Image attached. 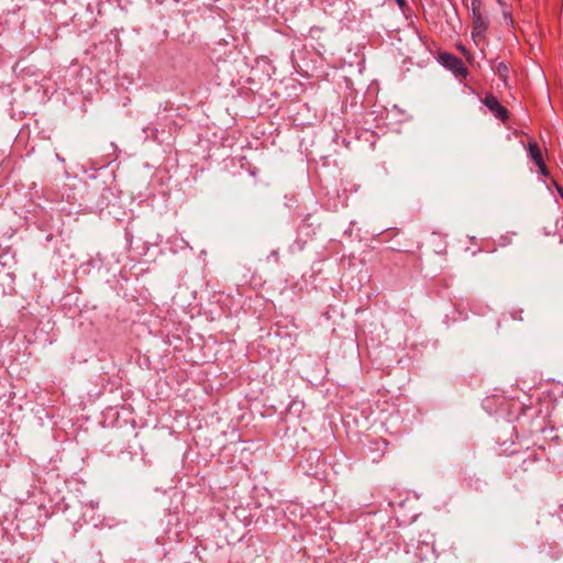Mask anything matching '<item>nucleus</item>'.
I'll list each match as a JSON object with an SVG mask.
<instances>
[{
  "label": "nucleus",
  "mask_w": 563,
  "mask_h": 563,
  "mask_svg": "<svg viewBox=\"0 0 563 563\" xmlns=\"http://www.w3.org/2000/svg\"><path fill=\"white\" fill-rule=\"evenodd\" d=\"M457 49L467 58L470 59V54L467 52V49L462 45V44H459L457 45Z\"/></svg>",
  "instance_id": "nucleus-6"
},
{
  "label": "nucleus",
  "mask_w": 563,
  "mask_h": 563,
  "mask_svg": "<svg viewBox=\"0 0 563 563\" xmlns=\"http://www.w3.org/2000/svg\"><path fill=\"white\" fill-rule=\"evenodd\" d=\"M438 60L443 67L451 70L456 77L466 78L468 75V71L462 60L453 54L440 53Z\"/></svg>",
  "instance_id": "nucleus-1"
},
{
  "label": "nucleus",
  "mask_w": 563,
  "mask_h": 563,
  "mask_svg": "<svg viewBox=\"0 0 563 563\" xmlns=\"http://www.w3.org/2000/svg\"><path fill=\"white\" fill-rule=\"evenodd\" d=\"M496 73L505 82H507L508 67L506 64L499 63L496 67Z\"/></svg>",
  "instance_id": "nucleus-5"
},
{
  "label": "nucleus",
  "mask_w": 563,
  "mask_h": 563,
  "mask_svg": "<svg viewBox=\"0 0 563 563\" xmlns=\"http://www.w3.org/2000/svg\"><path fill=\"white\" fill-rule=\"evenodd\" d=\"M500 5H504V0H496Z\"/></svg>",
  "instance_id": "nucleus-8"
},
{
  "label": "nucleus",
  "mask_w": 563,
  "mask_h": 563,
  "mask_svg": "<svg viewBox=\"0 0 563 563\" xmlns=\"http://www.w3.org/2000/svg\"><path fill=\"white\" fill-rule=\"evenodd\" d=\"M528 154H529L530 158L539 167L540 173L542 175H547V166L544 164L541 150L536 141H530L528 143Z\"/></svg>",
  "instance_id": "nucleus-4"
},
{
  "label": "nucleus",
  "mask_w": 563,
  "mask_h": 563,
  "mask_svg": "<svg viewBox=\"0 0 563 563\" xmlns=\"http://www.w3.org/2000/svg\"><path fill=\"white\" fill-rule=\"evenodd\" d=\"M487 27H488L487 20L482 15V13L478 9L473 8L472 37L475 43L478 44L484 38Z\"/></svg>",
  "instance_id": "nucleus-2"
},
{
  "label": "nucleus",
  "mask_w": 563,
  "mask_h": 563,
  "mask_svg": "<svg viewBox=\"0 0 563 563\" xmlns=\"http://www.w3.org/2000/svg\"><path fill=\"white\" fill-rule=\"evenodd\" d=\"M484 104L487 107V109L499 120L507 121L509 118L508 110L500 104L498 99L493 96L488 95L483 100Z\"/></svg>",
  "instance_id": "nucleus-3"
},
{
  "label": "nucleus",
  "mask_w": 563,
  "mask_h": 563,
  "mask_svg": "<svg viewBox=\"0 0 563 563\" xmlns=\"http://www.w3.org/2000/svg\"><path fill=\"white\" fill-rule=\"evenodd\" d=\"M397 4L400 7V8H404L406 5V1L405 0H396Z\"/></svg>",
  "instance_id": "nucleus-7"
}]
</instances>
